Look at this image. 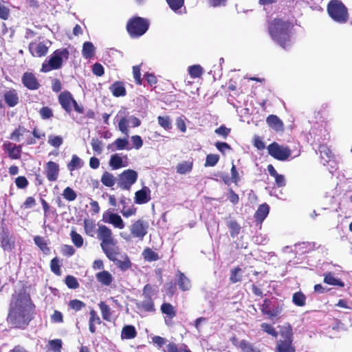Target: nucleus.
Segmentation results:
<instances>
[{"instance_id": "7", "label": "nucleus", "mask_w": 352, "mask_h": 352, "mask_svg": "<svg viewBox=\"0 0 352 352\" xmlns=\"http://www.w3.org/2000/svg\"><path fill=\"white\" fill-rule=\"evenodd\" d=\"M327 10L329 16L337 23H345L349 20L348 9L340 0H331Z\"/></svg>"}, {"instance_id": "33", "label": "nucleus", "mask_w": 352, "mask_h": 352, "mask_svg": "<svg viewBox=\"0 0 352 352\" xmlns=\"http://www.w3.org/2000/svg\"><path fill=\"white\" fill-rule=\"evenodd\" d=\"M82 54L85 58L90 59L95 55V47L92 43L86 41L83 43Z\"/></svg>"}, {"instance_id": "55", "label": "nucleus", "mask_w": 352, "mask_h": 352, "mask_svg": "<svg viewBox=\"0 0 352 352\" xmlns=\"http://www.w3.org/2000/svg\"><path fill=\"white\" fill-rule=\"evenodd\" d=\"M63 196L66 200L72 201L76 199L77 195L72 188L67 186L64 189Z\"/></svg>"}, {"instance_id": "57", "label": "nucleus", "mask_w": 352, "mask_h": 352, "mask_svg": "<svg viewBox=\"0 0 352 352\" xmlns=\"http://www.w3.org/2000/svg\"><path fill=\"white\" fill-rule=\"evenodd\" d=\"M91 145L95 153H96L97 155H100L102 153L103 148V144L102 141L99 140L97 138H93L91 141Z\"/></svg>"}, {"instance_id": "12", "label": "nucleus", "mask_w": 352, "mask_h": 352, "mask_svg": "<svg viewBox=\"0 0 352 352\" xmlns=\"http://www.w3.org/2000/svg\"><path fill=\"white\" fill-rule=\"evenodd\" d=\"M138 173L132 169L124 170L119 175L118 185L122 190H129L138 179Z\"/></svg>"}, {"instance_id": "24", "label": "nucleus", "mask_w": 352, "mask_h": 352, "mask_svg": "<svg viewBox=\"0 0 352 352\" xmlns=\"http://www.w3.org/2000/svg\"><path fill=\"white\" fill-rule=\"evenodd\" d=\"M267 169L270 175L275 179V185L278 188L285 186L286 181L285 176L283 175L278 174L272 164H269Z\"/></svg>"}, {"instance_id": "63", "label": "nucleus", "mask_w": 352, "mask_h": 352, "mask_svg": "<svg viewBox=\"0 0 352 352\" xmlns=\"http://www.w3.org/2000/svg\"><path fill=\"white\" fill-rule=\"evenodd\" d=\"M231 129L226 127L225 125H221L219 128L216 129L214 132L217 135L226 138L230 133Z\"/></svg>"}, {"instance_id": "19", "label": "nucleus", "mask_w": 352, "mask_h": 352, "mask_svg": "<svg viewBox=\"0 0 352 352\" xmlns=\"http://www.w3.org/2000/svg\"><path fill=\"white\" fill-rule=\"evenodd\" d=\"M5 103L8 107H14L19 102V96L17 90L10 88L3 93Z\"/></svg>"}, {"instance_id": "53", "label": "nucleus", "mask_w": 352, "mask_h": 352, "mask_svg": "<svg viewBox=\"0 0 352 352\" xmlns=\"http://www.w3.org/2000/svg\"><path fill=\"white\" fill-rule=\"evenodd\" d=\"M70 236L72 241L76 247L80 248L82 246L84 240L80 234L77 233L74 230H72L70 233Z\"/></svg>"}, {"instance_id": "15", "label": "nucleus", "mask_w": 352, "mask_h": 352, "mask_svg": "<svg viewBox=\"0 0 352 352\" xmlns=\"http://www.w3.org/2000/svg\"><path fill=\"white\" fill-rule=\"evenodd\" d=\"M102 221L105 223L112 224L115 228L123 229L125 224L121 217L117 213H113L110 210H106L102 214Z\"/></svg>"}, {"instance_id": "8", "label": "nucleus", "mask_w": 352, "mask_h": 352, "mask_svg": "<svg viewBox=\"0 0 352 352\" xmlns=\"http://www.w3.org/2000/svg\"><path fill=\"white\" fill-rule=\"evenodd\" d=\"M149 25L148 19L140 16H133L128 20L126 29L131 38H139L146 32Z\"/></svg>"}, {"instance_id": "56", "label": "nucleus", "mask_w": 352, "mask_h": 352, "mask_svg": "<svg viewBox=\"0 0 352 352\" xmlns=\"http://www.w3.org/2000/svg\"><path fill=\"white\" fill-rule=\"evenodd\" d=\"M65 283L69 289H76L79 287V283L77 279L73 276H67L65 279Z\"/></svg>"}, {"instance_id": "52", "label": "nucleus", "mask_w": 352, "mask_h": 352, "mask_svg": "<svg viewBox=\"0 0 352 352\" xmlns=\"http://www.w3.org/2000/svg\"><path fill=\"white\" fill-rule=\"evenodd\" d=\"M48 344L50 350L54 352H61L63 342L60 339H54L49 341Z\"/></svg>"}, {"instance_id": "62", "label": "nucleus", "mask_w": 352, "mask_h": 352, "mask_svg": "<svg viewBox=\"0 0 352 352\" xmlns=\"http://www.w3.org/2000/svg\"><path fill=\"white\" fill-rule=\"evenodd\" d=\"M131 141L133 144V147L136 150L140 149L143 145V140L141 136L138 135H132L131 138Z\"/></svg>"}, {"instance_id": "42", "label": "nucleus", "mask_w": 352, "mask_h": 352, "mask_svg": "<svg viewBox=\"0 0 352 352\" xmlns=\"http://www.w3.org/2000/svg\"><path fill=\"white\" fill-rule=\"evenodd\" d=\"M142 255L144 256V258L146 261L149 262L156 261L160 259L158 254L149 248H146V249H144Z\"/></svg>"}, {"instance_id": "11", "label": "nucleus", "mask_w": 352, "mask_h": 352, "mask_svg": "<svg viewBox=\"0 0 352 352\" xmlns=\"http://www.w3.org/2000/svg\"><path fill=\"white\" fill-rule=\"evenodd\" d=\"M267 149L268 154L278 161H286L292 155V151L288 146L280 145L276 142L269 144Z\"/></svg>"}, {"instance_id": "34", "label": "nucleus", "mask_w": 352, "mask_h": 352, "mask_svg": "<svg viewBox=\"0 0 352 352\" xmlns=\"http://www.w3.org/2000/svg\"><path fill=\"white\" fill-rule=\"evenodd\" d=\"M102 319L104 320L110 322L111 320L112 311L104 301H100L98 304Z\"/></svg>"}, {"instance_id": "1", "label": "nucleus", "mask_w": 352, "mask_h": 352, "mask_svg": "<svg viewBox=\"0 0 352 352\" xmlns=\"http://www.w3.org/2000/svg\"><path fill=\"white\" fill-rule=\"evenodd\" d=\"M85 232L89 236H94L97 232L98 239L100 241V247L106 256L122 271L131 268V262L126 254H122L118 245V241L114 238L111 230L104 225L98 226L94 220L85 219L83 221Z\"/></svg>"}, {"instance_id": "21", "label": "nucleus", "mask_w": 352, "mask_h": 352, "mask_svg": "<svg viewBox=\"0 0 352 352\" xmlns=\"http://www.w3.org/2000/svg\"><path fill=\"white\" fill-rule=\"evenodd\" d=\"M0 242L5 251H12L14 248V241L10 236L8 230L3 228L0 233Z\"/></svg>"}, {"instance_id": "43", "label": "nucleus", "mask_w": 352, "mask_h": 352, "mask_svg": "<svg viewBox=\"0 0 352 352\" xmlns=\"http://www.w3.org/2000/svg\"><path fill=\"white\" fill-rule=\"evenodd\" d=\"M261 329L265 333L274 338H277L278 333L274 327V326L267 322H263L261 324Z\"/></svg>"}, {"instance_id": "46", "label": "nucleus", "mask_w": 352, "mask_h": 352, "mask_svg": "<svg viewBox=\"0 0 352 352\" xmlns=\"http://www.w3.org/2000/svg\"><path fill=\"white\" fill-rule=\"evenodd\" d=\"M113 145L116 146L117 150L131 149V147L129 146L127 138H118L113 142Z\"/></svg>"}, {"instance_id": "29", "label": "nucleus", "mask_w": 352, "mask_h": 352, "mask_svg": "<svg viewBox=\"0 0 352 352\" xmlns=\"http://www.w3.org/2000/svg\"><path fill=\"white\" fill-rule=\"evenodd\" d=\"M269 211L270 207L267 204L260 205L254 214L256 221L262 223L269 214Z\"/></svg>"}, {"instance_id": "47", "label": "nucleus", "mask_w": 352, "mask_h": 352, "mask_svg": "<svg viewBox=\"0 0 352 352\" xmlns=\"http://www.w3.org/2000/svg\"><path fill=\"white\" fill-rule=\"evenodd\" d=\"M27 131L26 129L21 125L16 128L10 135V139L19 142L20 138Z\"/></svg>"}, {"instance_id": "26", "label": "nucleus", "mask_w": 352, "mask_h": 352, "mask_svg": "<svg viewBox=\"0 0 352 352\" xmlns=\"http://www.w3.org/2000/svg\"><path fill=\"white\" fill-rule=\"evenodd\" d=\"M177 285L179 288L184 292L188 291L191 287L190 280L186 276L179 270L176 272Z\"/></svg>"}, {"instance_id": "9", "label": "nucleus", "mask_w": 352, "mask_h": 352, "mask_svg": "<svg viewBox=\"0 0 352 352\" xmlns=\"http://www.w3.org/2000/svg\"><path fill=\"white\" fill-rule=\"evenodd\" d=\"M69 50L66 48L55 50L50 56L47 63H43L41 71L47 72L51 70L60 69L63 65V60H67L69 58Z\"/></svg>"}, {"instance_id": "13", "label": "nucleus", "mask_w": 352, "mask_h": 352, "mask_svg": "<svg viewBox=\"0 0 352 352\" xmlns=\"http://www.w3.org/2000/svg\"><path fill=\"white\" fill-rule=\"evenodd\" d=\"M148 223L142 219L135 221L130 226V232L133 237L143 240L148 233Z\"/></svg>"}, {"instance_id": "39", "label": "nucleus", "mask_w": 352, "mask_h": 352, "mask_svg": "<svg viewBox=\"0 0 352 352\" xmlns=\"http://www.w3.org/2000/svg\"><path fill=\"white\" fill-rule=\"evenodd\" d=\"M227 226L230 231V234L232 238L236 237L240 233L241 226L236 221L232 220L228 223Z\"/></svg>"}, {"instance_id": "45", "label": "nucleus", "mask_w": 352, "mask_h": 352, "mask_svg": "<svg viewBox=\"0 0 352 352\" xmlns=\"http://www.w3.org/2000/svg\"><path fill=\"white\" fill-rule=\"evenodd\" d=\"M320 157L324 159L325 161L330 160L333 157V155L331 151L327 146V145L321 144L318 148Z\"/></svg>"}, {"instance_id": "38", "label": "nucleus", "mask_w": 352, "mask_h": 352, "mask_svg": "<svg viewBox=\"0 0 352 352\" xmlns=\"http://www.w3.org/2000/svg\"><path fill=\"white\" fill-rule=\"evenodd\" d=\"M306 299V296L301 291L295 292L292 296V302L297 307H304Z\"/></svg>"}, {"instance_id": "60", "label": "nucleus", "mask_w": 352, "mask_h": 352, "mask_svg": "<svg viewBox=\"0 0 352 352\" xmlns=\"http://www.w3.org/2000/svg\"><path fill=\"white\" fill-rule=\"evenodd\" d=\"M48 143L55 148H58L63 144V138L59 135H50Z\"/></svg>"}, {"instance_id": "2", "label": "nucleus", "mask_w": 352, "mask_h": 352, "mask_svg": "<svg viewBox=\"0 0 352 352\" xmlns=\"http://www.w3.org/2000/svg\"><path fill=\"white\" fill-rule=\"evenodd\" d=\"M7 316V322L12 328L25 329L34 319L35 305L25 292L13 296Z\"/></svg>"}, {"instance_id": "40", "label": "nucleus", "mask_w": 352, "mask_h": 352, "mask_svg": "<svg viewBox=\"0 0 352 352\" xmlns=\"http://www.w3.org/2000/svg\"><path fill=\"white\" fill-rule=\"evenodd\" d=\"M101 182L107 187H112L116 183V178L113 174L106 171L101 177Z\"/></svg>"}, {"instance_id": "49", "label": "nucleus", "mask_w": 352, "mask_h": 352, "mask_svg": "<svg viewBox=\"0 0 352 352\" xmlns=\"http://www.w3.org/2000/svg\"><path fill=\"white\" fill-rule=\"evenodd\" d=\"M50 270L56 276L61 275L60 260L58 257H54L51 260Z\"/></svg>"}, {"instance_id": "30", "label": "nucleus", "mask_w": 352, "mask_h": 352, "mask_svg": "<svg viewBox=\"0 0 352 352\" xmlns=\"http://www.w3.org/2000/svg\"><path fill=\"white\" fill-rule=\"evenodd\" d=\"M160 311L170 320L173 319L177 315L175 308L169 302H163L160 307Z\"/></svg>"}, {"instance_id": "44", "label": "nucleus", "mask_w": 352, "mask_h": 352, "mask_svg": "<svg viewBox=\"0 0 352 352\" xmlns=\"http://www.w3.org/2000/svg\"><path fill=\"white\" fill-rule=\"evenodd\" d=\"M82 162L76 155H73L71 161L67 164V168L70 170H74L82 167Z\"/></svg>"}, {"instance_id": "32", "label": "nucleus", "mask_w": 352, "mask_h": 352, "mask_svg": "<svg viewBox=\"0 0 352 352\" xmlns=\"http://www.w3.org/2000/svg\"><path fill=\"white\" fill-rule=\"evenodd\" d=\"M137 336V331L133 325H125L121 332L122 339L130 340Z\"/></svg>"}, {"instance_id": "22", "label": "nucleus", "mask_w": 352, "mask_h": 352, "mask_svg": "<svg viewBox=\"0 0 352 352\" xmlns=\"http://www.w3.org/2000/svg\"><path fill=\"white\" fill-rule=\"evenodd\" d=\"M89 330L91 333H95L96 331V326L101 324L102 322L94 308L89 309Z\"/></svg>"}, {"instance_id": "14", "label": "nucleus", "mask_w": 352, "mask_h": 352, "mask_svg": "<svg viewBox=\"0 0 352 352\" xmlns=\"http://www.w3.org/2000/svg\"><path fill=\"white\" fill-rule=\"evenodd\" d=\"M3 150L11 160H19L21 157L22 146L6 141L2 145Z\"/></svg>"}, {"instance_id": "17", "label": "nucleus", "mask_w": 352, "mask_h": 352, "mask_svg": "<svg viewBox=\"0 0 352 352\" xmlns=\"http://www.w3.org/2000/svg\"><path fill=\"white\" fill-rule=\"evenodd\" d=\"M59 165L53 161L45 164L44 173L49 182H55L59 175Z\"/></svg>"}, {"instance_id": "54", "label": "nucleus", "mask_w": 352, "mask_h": 352, "mask_svg": "<svg viewBox=\"0 0 352 352\" xmlns=\"http://www.w3.org/2000/svg\"><path fill=\"white\" fill-rule=\"evenodd\" d=\"M219 155L217 154H208L206 157L205 166H214L219 160Z\"/></svg>"}, {"instance_id": "3", "label": "nucleus", "mask_w": 352, "mask_h": 352, "mask_svg": "<svg viewBox=\"0 0 352 352\" xmlns=\"http://www.w3.org/2000/svg\"><path fill=\"white\" fill-rule=\"evenodd\" d=\"M294 28L292 23L280 18H274L268 23V33L276 44L287 49L291 42V32Z\"/></svg>"}, {"instance_id": "41", "label": "nucleus", "mask_w": 352, "mask_h": 352, "mask_svg": "<svg viewBox=\"0 0 352 352\" xmlns=\"http://www.w3.org/2000/svg\"><path fill=\"white\" fill-rule=\"evenodd\" d=\"M34 241L44 254H47L50 252V248H48L47 243L43 237L41 236H36L34 237Z\"/></svg>"}, {"instance_id": "37", "label": "nucleus", "mask_w": 352, "mask_h": 352, "mask_svg": "<svg viewBox=\"0 0 352 352\" xmlns=\"http://www.w3.org/2000/svg\"><path fill=\"white\" fill-rule=\"evenodd\" d=\"M188 72L192 78H201L204 70L200 65H193L188 67Z\"/></svg>"}, {"instance_id": "64", "label": "nucleus", "mask_w": 352, "mask_h": 352, "mask_svg": "<svg viewBox=\"0 0 352 352\" xmlns=\"http://www.w3.org/2000/svg\"><path fill=\"white\" fill-rule=\"evenodd\" d=\"M185 344H183L181 349L178 348V346L175 342H169L166 348V349L164 351L165 352H183L184 346Z\"/></svg>"}, {"instance_id": "31", "label": "nucleus", "mask_w": 352, "mask_h": 352, "mask_svg": "<svg viewBox=\"0 0 352 352\" xmlns=\"http://www.w3.org/2000/svg\"><path fill=\"white\" fill-rule=\"evenodd\" d=\"M323 282L330 285L338 286L340 287H344V283L340 279L334 277L332 272H327L324 274Z\"/></svg>"}, {"instance_id": "48", "label": "nucleus", "mask_w": 352, "mask_h": 352, "mask_svg": "<svg viewBox=\"0 0 352 352\" xmlns=\"http://www.w3.org/2000/svg\"><path fill=\"white\" fill-rule=\"evenodd\" d=\"M69 307L75 311H79L84 307H85L86 304L80 300L78 299H73L69 300L68 303Z\"/></svg>"}, {"instance_id": "59", "label": "nucleus", "mask_w": 352, "mask_h": 352, "mask_svg": "<svg viewBox=\"0 0 352 352\" xmlns=\"http://www.w3.org/2000/svg\"><path fill=\"white\" fill-rule=\"evenodd\" d=\"M118 129L124 135H129L128 120L126 117L122 116L118 122Z\"/></svg>"}, {"instance_id": "16", "label": "nucleus", "mask_w": 352, "mask_h": 352, "mask_svg": "<svg viewBox=\"0 0 352 352\" xmlns=\"http://www.w3.org/2000/svg\"><path fill=\"white\" fill-rule=\"evenodd\" d=\"M21 82L23 86L29 90H37L41 87L38 78L32 72H25L21 77Z\"/></svg>"}, {"instance_id": "35", "label": "nucleus", "mask_w": 352, "mask_h": 352, "mask_svg": "<svg viewBox=\"0 0 352 352\" xmlns=\"http://www.w3.org/2000/svg\"><path fill=\"white\" fill-rule=\"evenodd\" d=\"M109 164L113 170H117L126 166V164L123 163L122 157L117 153L111 156Z\"/></svg>"}, {"instance_id": "61", "label": "nucleus", "mask_w": 352, "mask_h": 352, "mask_svg": "<svg viewBox=\"0 0 352 352\" xmlns=\"http://www.w3.org/2000/svg\"><path fill=\"white\" fill-rule=\"evenodd\" d=\"M169 7L174 11L180 9L184 3V0H166Z\"/></svg>"}, {"instance_id": "4", "label": "nucleus", "mask_w": 352, "mask_h": 352, "mask_svg": "<svg viewBox=\"0 0 352 352\" xmlns=\"http://www.w3.org/2000/svg\"><path fill=\"white\" fill-rule=\"evenodd\" d=\"M285 304L283 300L265 298L260 306L261 314L274 322H278L283 316Z\"/></svg>"}, {"instance_id": "10", "label": "nucleus", "mask_w": 352, "mask_h": 352, "mask_svg": "<svg viewBox=\"0 0 352 352\" xmlns=\"http://www.w3.org/2000/svg\"><path fill=\"white\" fill-rule=\"evenodd\" d=\"M58 101L62 109L69 114L72 111V107L77 113H84L83 106L78 104L72 94L69 91L60 92L58 96Z\"/></svg>"}, {"instance_id": "50", "label": "nucleus", "mask_w": 352, "mask_h": 352, "mask_svg": "<svg viewBox=\"0 0 352 352\" xmlns=\"http://www.w3.org/2000/svg\"><path fill=\"white\" fill-rule=\"evenodd\" d=\"M158 124L165 130H170L172 128V122L169 116H158Z\"/></svg>"}, {"instance_id": "18", "label": "nucleus", "mask_w": 352, "mask_h": 352, "mask_svg": "<svg viewBox=\"0 0 352 352\" xmlns=\"http://www.w3.org/2000/svg\"><path fill=\"white\" fill-rule=\"evenodd\" d=\"M30 54L34 57L45 56L48 52V47L43 42H31L28 46Z\"/></svg>"}, {"instance_id": "6", "label": "nucleus", "mask_w": 352, "mask_h": 352, "mask_svg": "<svg viewBox=\"0 0 352 352\" xmlns=\"http://www.w3.org/2000/svg\"><path fill=\"white\" fill-rule=\"evenodd\" d=\"M280 338L276 341L275 352H296V347L293 344L294 333L292 326L287 323L281 327L280 329Z\"/></svg>"}, {"instance_id": "36", "label": "nucleus", "mask_w": 352, "mask_h": 352, "mask_svg": "<svg viewBox=\"0 0 352 352\" xmlns=\"http://www.w3.org/2000/svg\"><path fill=\"white\" fill-rule=\"evenodd\" d=\"M243 270L237 266L230 270L229 280L232 283H236L241 282L243 279Z\"/></svg>"}, {"instance_id": "23", "label": "nucleus", "mask_w": 352, "mask_h": 352, "mask_svg": "<svg viewBox=\"0 0 352 352\" xmlns=\"http://www.w3.org/2000/svg\"><path fill=\"white\" fill-rule=\"evenodd\" d=\"M267 125L276 132L283 131L284 124L283 121L276 115H270L266 118Z\"/></svg>"}, {"instance_id": "20", "label": "nucleus", "mask_w": 352, "mask_h": 352, "mask_svg": "<svg viewBox=\"0 0 352 352\" xmlns=\"http://www.w3.org/2000/svg\"><path fill=\"white\" fill-rule=\"evenodd\" d=\"M151 191L147 186H143L140 190L135 193L134 201L137 204H144L148 203L151 199Z\"/></svg>"}, {"instance_id": "28", "label": "nucleus", "mask_w": 352, "mask_h": 352, "mask_svg": "<svg viewBox=\"0 0 352 352\" xmlns=\"http://www.w3.org/2000/svg\"><path fill=\"white\" fill-rule=\"evenodd\" d=\"M111 92L115 97L124 96L126 94V90L124 82L122 81L114 82L109 87Z\"/></svg>"}, {"instance_id": "27", "label": "nucleus", "mask_w": 352, "mask_h": 352, "mask_svg": "<svg viewBox=\"0 0 352 352\" xmlns=\"http://www.w3.org/2000/svg\"><path fill=\"white\" fill-rule=\"evenodd\" d=\"M96 280L103 286H110L113 280L112 274L107 270H102L96 274Z\"/></svg>"}, {"instance_id": "51", "label": "nucleus", "mask_w": 352, "mask_h": 352, "mask_svg": "<svg viewBox=\"0 0 352 352\" xmlns=\"http://www.w3.org/2000/svg\"><path fill=\"white\" fill-rule=\"evenodd\" d=\"M120 212L124 217L129 218L131 216H134L136 214L137 208L134 206V205H131L130 207H126V206H122Z\"/></svg>"}, {"instance_id": "5", "label": "nucleus", "mask_w": 352, "mask_h": 352, "mask_svg": "<svg viewBox=\"0 0 352 352\" xmlns=\"http://www.w3.org/2000/svg\"><path fill=\"white\" fill-rule=\"evenodd\" d=\"M157 291L149 283L146 284L142 289V300L135 302L136 308L143 313H154L156 311L154 300Z\"/></svg>"}, {"instance_id": "58", "label": "nucleus", "mask_w": 352, "mask_h": 352, "mask_svg": "<svg viewBox=\"0 0 352 352\" xmlns=\"http://www.w3.org/2000/svg\"><path fill=\"white\" fill-rule=\"evenodd\" d=\"M38 112L43 120L50 119L54 116L52 109L49 107H42Z\"/></svg>"}, {"instance_id": "25", "label": "nucleus", "mask_w": 352, "mask_h": 352, "mask_svg": "<svg viewBox=\"0 0 352 352\" xmlns=\"http://www.w3.org/2000/svg\"><path fill=\"white\" fill-rule=\"evenodd\" d=\"M194 160L190 157L186 161L179 162L176 166L177 173L179 175H185L190 173L193 168Z\"/></svg>"}]
</instances>
